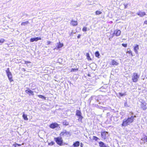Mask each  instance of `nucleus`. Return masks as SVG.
Returning a JSON list of instances; mask_svg holds the SVG:
<instances>
[{
    "label": "nucleus",
    "instance_id": "2",
    "mask_svg": "<svg viewBox=\"0 0 147 147\" xmlns=\"http://www.w3.org/2000/svg\"><path fill=\"white\" fill-rule=\"evenodd\" d=\"M140 78V75L136 72L134 73L131 77V80L133 82H137Z\"/></svg>",
    "mask_w": 147,
    "mask_h": 147
},
{
    "label": "nucleus",
    "instance_id": "43",
    "mask_svg": "<svg viewBox=\"0 0 147 147\" xmlns=\"http://www.w3.org/2000/svg\"><path fill=\"white\" fill-rule=\"evenodd\" d=\"M94 97V96H91V97L90 98V99H92V98L93 97Z\"/></svg>",
    "mask_w": 147,
    "mask_h": 147
},
{
    "label": "nucleus",
    "instance_id": "45",
    "mask_svg": "<svg viewBox=\"0 0 147 147\" xmlns=\"http://www.w3.org/2000/svg\"><path fill=\"white\" fill-rule=\"evenodd\" d=\"M146 142H147V137H146Z\"/></svg>",
    "mask_w": 147,
    "mask_h": 147
},
{
    "label": "nucleus",
    "instance_id": "20",
    "mask_svg": "<svg viewBox=\"0 0 147 147\" xmlns=\"http://www.w3.org/2000/svg\"><path fill=\"white\" fill-rule=\"evenodd\" d=\"M29 23L28 21H26L25 22H22V23L21 25L22 26H25Z\"/></svg>",
    "mask_w": 147,
    "mask_h": 147
},
{
    "label": "nucleus",
    "instance_id": "11",
    "mask_svg": "<svg viewBox=\"0 0 147 147\" xmlns=\"http://www.w3.org/2000/svg\"><path fill=\"white\" fill-rule=\"evenodd\" d=\"M146 103H142L141 104V107L143 110H145L147 109L146 107Z\"/></svg>",
    "mask_w": 147,
    "mask_h": 147
},
{
    "label": "nucleus",
    "instance_id": "46",
    "mask_svg": "<svg viewBox=\"0 0 147 147\" xmlns=\"http://www.w3.org/2000/svg\"><path fill=\"white\" fill-rule=\"evenodd\" d=\"M63 124H64V125L66 124H65V122H63Z\"/></svg>",
    "mask_w": 147,
    "mask_h": 147
},
{
    "label": "nucleus",
    "instance_id": "36",
    "mask_svg": "<svg viewBox=\"0 0 147 147\" xmlns=\"http://www.w3.org/2000/svg\"><path fill=\"white\" fill-rule=\"evenodd\" d=\"M51 42V41H47V45H49L50 44Z\"/></svg>",
    "mask_w": 147,
    "mask_h": 147
},
{
    "label": "nucleus",
    "instance_id": "6",
    "mask_svg": "<svg viewBox=\"0 0 147 147\" xmlns=\"http://www.w3.org/2000/svg\"><path fill=\"white\" fill-rule=\"evenodd\" d=\"M59 127V125L56 123H53L50 125V127L53 129Z\"/></svg>",
    "mask_w": 147,
    "mask_h": 147
},
{
    "label": "nucleus",
    "instance_id": "39",
    "mask_svg": "<svg viewBox=\"0 0 147 147\" xmlns=\"http://www.w3.org/2000/svg\"><path fill=\"white\" fill-rule=\"evenodd\" d=\"M83 145H84L82 143H80V146L81 147H83Z\"/></svg>",
    "mask_w": 147,
    "mask_h": 147
},
{
    "label": "nucleus",
    "instance_id": "3",
    "mask_svg": "<svg viewBox=\"0 0 147 147\" xmlns=\"http://www.w3.org/2000/svg\"><path fill=\"white\" fill-rule=\"evenodd\" d=\"M54 140L57 144L61 146L62 145L63 140L61 137L55 138H54Z\"/></svg>",
    "mask_w": 147,
    "mask_h": 147
},
{
    "label": "nucleus",
    "instance_id": "48",
    "mask_svg": "<svg viewBox=\"0 0 147 147\" xmlns=\"http://www.w3.org/2000/svg\"><path fill=\"white\" fill-rule=\"evenodd\" d=\"M113 36L112 37V38H113Z\"/></svg>",
    "mask_w": 147,
    "mask_h": 147
},
{
    "label": "nucleus",
    "instance_id": "47",
    "mask_svg": "<svg viewBox=\"0 0 147 147\" xmlns=\"http://www.w3.org/2000/svg\"><path fill=\"white\" fill-rule=\"evenodd\" d=\"M125 8H126V6H125Z\"/></svg>",
    "mask_w": 147,
    "mask_h": 147
},
{
    "label": "nucleus",
    "instance_id": "1",
    "mask_svg": "<svg viewBox=\"0 0 147 147\" xmlns=\"http://www.w3.org/2000/svg\"><path fill=\"white\" fill-rule=\"evenodd\" d=\"M136 117V115L134 116L132 115L130 117H128L127 119H124L123 120V123L121 125L122 126L125 127L129 125L130 123L133 122L134 118Z\"/></svg>",
    "mask_w": 147,
    "mask_h": 147
},
{
    "label": "nucleus",
    "instance_id": "5",
    "mask_svg": "<svg viewBox=\"0 0 147 147\" xmlns=\"http://www.w3.org/2000/svg\"><path fill=\"white\" fill-rule=\"evenodd\" d=\"M102 138L104 139H105L108 136V132L104 131L101 133Z\"/></svg>",
    "mask_w": 147,
    "mask_h": 147
},
{
    "label": "nucleus",
    "instance_id": "34",
    "mask_svg": "<svg viewBox=\"0 0 147 147\" xmlns=\"http://www.w3.org/2000/svg\"><path fill=\"white\" fill-rule=\"evenodd\" d=\"M93 139L96 141L98 139V138L96 136H94L93 137Z\"/></svg>",
    "mask_w": 147,
    "mask_h": 147
},
{
    "label": "nucleus",
    "instance_id": "35",
    "mask_svg": "<svg viewBox=\"0 0 147 147\" xmlns=\"http://www.w3.org/2000/svg\"><path fill=\"white\" fill-rule=\"evenodd\" d=\"M124 106L125 107H128V106L127 105V103L126 102H125L124 103Z\"/></svg>",
    "mask_w": 147,
    "mask_h": 147
},
{
    "label": "nucleus",
    "instance_id": "7",
    "mask_svg": "<svg viewBox=\"0 0 147 147\" xmlns=\"http://www.w3.org/2000/svg\"><path fill=\"white\" fill-rule=\"evenodd\" d=\"M63 46V44L62 43H60V42H59L57 43L56 47L54 48V50L56 49L57 48V49L61 48Z\"/></svg>",
    "mask_w": 147,
    "mask_h": 147
},
{
    "label": "nucleus",
    "instance_id": "33",
    "mask_svg": "<svg viewBox=\"0 0 147 147\" xmlns=\"http://www.w3.org/2000/svg\"><path fill=\"white\" fill-rule=\"evenodd\" d=\"M5 40L3 38H1L0 39V43H3L4 42Z\"/></svg>",
    "mask_w": 147,
    "mask_h": 147
},
{
    "label": "nucleus",
    "instance_id": "15",
    "mask_svg": "<svg viewBox=\"0 0 147 147\" xmlns=\"http://www.w3.org/2000/svg\"><path fill=\"white\" fill-rule=\"evenodd\" d=\"M99 146L100 147H106V146L105 145V144L102 142H100L99 143Z\"/></svg>",
    "mask_w": 147,
    "mask_h": 147
},
{
    "label": "nucleus",
    "instance_id": "41",
    "mask_svg": "<svg viewBox=\"0 0 147 147\" xmlns=\"http://www.w3.org/2000/svg\"><path fill=\"white\" fill-rule=\"evenodd\" d=\"M16 145H18V146H20L21 145V144H16Z\"/></svg>",
    "mask_w": 147,
    "mask_h": 147
},
{
    "label": "nucleus",
    "instance_id": "21",
    "mask_svg": "<svg viewBox=\"0 0 147 147\" xmlns=\"http://www.w3.org/2000/svg\"><path fill=\"white\" fill-rule=\"evenodd\" d=\"M76 115L77 116H80L81 115V111L78 110H77L76 111Z\"/></svg>",
    "mask_w": 147,
    "mask_h": 147
},
{
    "label": "nucleus",
    "instance_id": "49",
    "mask_svg": "<svg viewBox=\"0 0 147 147\" xmlns=\"http://www.w3.org/2000/svg\"><path fill=\"white\" fill-rule=\"evenodd\" d=\"M52 144H53V142H52Z\"/></svg>",
    "mask_w": 147,
    "mask_h": 147
},
{
    "label": "nucleus",
    "instance_id": "23",
    "mask_svg": "<svg viewBox=\"0 0 147 147\" xmlns=\"http://www.w3.org/2000/svg\"><path fill=\"white\" fill-rule=\"evenodd\" d=\"M22 117L24 120L27 121L28 120V119L27 117V115L23 114Z\"/></svg>",
    "mask_w": 147,
    "mask_h": 147
},
{
    "label": "nucleus",
    "instance_id": "8",
    "mask_svg": "<svg viewBox=\"0 0 147 147\" xmlns=\"http://www.w3.org/2000/svg\"><path fill=\"white\" fill-rule=\"evenodd\" d=\"M121 33V31L120 30H116L114 31L113 34H115L116 36H118L120 35Z\"/></svg>",
    "mask_w": 147,
    "mask_h": 147
},
{
    "label": "nucleus",
    "instance_id": "31",
    "mask_svg": "<svg viewBox=\"0 0 147 147\" xmlns=\"http://www.w3.org/2000/svg\"><path fill=\"white\" fill-rule=\"evenodd\" d=\"M147 136H144L143 138H142L141 139V140L143 141H145L146 140V138Z\"/></svg>",
    "mask_w": 147,
    "mask_h": 147
},
{
    "label": "nucleus",
    "instance_id": "42",
    "mask_svg": "<svg viewBox=\"0 0 147 147\" xmlns=\"http://www.w3.org/2000/svg\"><path fill=\"white\" fill-rule=\"evenodd\" d=\"M77 37L78 38H80V35H79L78 36H77Z\"/></svg>",
    "mask_w": 147,
    "mask_h": 147
},
{
    "label": "nucleus",
    "instance_id": "30",
    "mask_svg": "<svg viewBox=\"0 0 147 147\" xmlns=\"http://www.w3.org/2000/svg\"><path fill=\"white\" fill-rule=\"evenodd\" d=\"M78 70L77 69H73L72 68L71 69V72L76 71Z\"/></svg>",
    "mask_w": 147,
    "mask_h": 147
},
{
    "label": "nucleus",
    "instance_id": "26",
    "mask_svg": "<svg viewBox=\"0 0 147 147\" xmlns=\"http://www.w3.org/2000/svg\"><path fill=\"white\" fill-rule=\"evenodd\" d=\"M95 55L96 57H98L100 55L99 52L98 51H96L95 53Z\"/></svg>",
    "mask_w": 147,
    "mask_h": 147
},
{
    "label": "nucleus",
    "instance_id": "27",
    "mask_svg": "<svg viewBox=\"0 0 147 147\" xmlns=\"http://www.w3.org/2000/svg\"><path fill=\"white\" fill-rule=\"evenodd\" d=\"M102 13V12L100 11H97L96 12V15H98L101 14Z\"/></svg>",
    "mask_w": 147,
    "mask_h": 147
},
{
    "label": "nucleus",
    "instance_id": "12",
    "mask_svg": "<svg viewBox=\"0 0 147 147\" xmlns=\"http://www.w3.org/2000/svg\"><path fill=\"white\" fill-rule=\"evenodd\" d=\"M71 24L73 26H75L77 25L78 23L77 21L72 20L71 23Z\"/></svg>",
    "mask_w": 147,
    "mask_h": 147
},
{
    "label": "nucleus",
    "instance_id": "32",
    "mask_svg": "<svg viewBox=\"0 0 147 147\" xmlns=\"http://www.w3.org/2000/svg\"><path fill=\"white\" fill-rule=\"evenodd\" d=\"M79 120H80V121H82V118H83V117L81 115L80 116H79Z\"/></svg>",
    "mask_w": 147,
    "mask_h": 147
},
{
    "label": "nucleus",
    "instance_id": "37",
    "mask_svg": "<svg viewBox=\"0 0 147 147\" xmlns=\"http://www.w3.org/2000/svg\"><path fill=\"white\" fill-rule=\"evenodd\" d=\"M119 95L121 96H123L124 95V94H122L121 93H120Z\"/></svg>",
    "mask_w": 147,
    "mask_h": 147
},
{
    "label": "nucleus",
    "instance_id": "22",
    "mask_svg": "<svg viewBox=\"0 0 147 147\" xmlns=\"http://www.w3.org/2000/svg\"><path fill=\"white\" fill-rule=\"evenodd\" d=\"M65 134H66V131L64 130L60 134V136H64Z\"/></svg>",
    "mask_w": 147,
    "mask_h": 147
},
{
    "label": "nucleus",
    "instance_id": "28",
    "mask_svg": "<svg viewBox=\"0 0 147 147\" xmlns=\"http://www.w3.org/2000/svg\"><path fill=\"white\" fill-rule=\"evenodd\" d=\"M87 28L86 27H84L82 29V31L84 32H86L87 30Z\"/></svg>",
    "mask_w": 147,
    "mask_h": 147
},
{
    "label": "nucleus",
    "instance_id": "25",
    "mask_svg": "<svg viewBox=\"0 0 147 147\" xmlns=\"http://www.w3.org/2000/svg\"><path fill=\"white\" fill-rule=\"evenodd\" d=\"M38 96L40 98H42V99H44L45 100L46 99V97L45 96H43L42 95H38Z\"/></svg>",
    "mask_w": 147,
    "mask_h": 147
},
{
    "label": "nucleus",
    "instance_id": "4",
    "mask_svg": "<svg viewBox=\"0 0 147 147\" xmlns=\"http://www.w3.org/2000/svg\"><path fill=\"white\" fill-rule=\"evenodd\" d=\"M136 14L141 17H143L146 15L145 12L142 11H139L136 13Z\"/></svg>",
    "mask_w": 147,
    "mask_h": 147
},
{
    "label": "nucleus",
    "instance_id": "38",
    "mask_svg": "<svg viewBox=\"0 0 147 147\" xmlns=\"http://www.w3.org/2000/svg\"><path fill=\"white\" fill-rule=\"evenodd\" d=\"M122 45H123V47H127V44H122Z\"/></svg>",
    "mask_w": 147,
    "mask_h": 147
},
{
    "label": "nucleus",
    "instance_id": "19",
    "mask_svg": "<svg viewBox=\"0 0 147 147\" xmlns=\"http://www.w3.org/2000/svg\"><path fill=\"white\" fill-rule=\"evenodd\" d=\"M112 64L113 65H118V63L116 61L113 60L112 61Z\"/></svg>",
    "mask_w": 147,
    "mask_h": 147
},
{
    "label": "nucleus",
    "instance_id": "29",
    "mask_svg": "<svg viewBox=\"0 0 147 147\" xmlns=\"http://www.w3.org/2000/svg\"><path fill=\"white\" fill-rule=\"evenodd\" d=\"M127 53H128L129 54H131L132 56H133V55L132 53V52L131 50H129V51H127Z\"/></svg>",
    "mask_w": 147,
    "mask_h": 147
},
{
    "label": "nucleus",
    "instance_id": "10",
    "mask_svg": "<svg viewBox=\"0 0 147 147\" xmlns=\"http://www.w3.org/2000/svg\"><path fill=\"white\" fill-rule=\"evenodd\" d=\"M25 92L26 93L29 94L30 95H34L33 92L29 89H28V90H26Z\"/></svg>",
    "mask_w": 147,
    "mask_h": 147
},
{
    "label": "nucleus",
    "instance_id": "13",
    "mask_svg": "<svg viewBox=\"0 0 147 147\" xmlns=\"http://www.w3.org/2000/svg\"><path fill=\"white\" fill-rule=\"evenodd\" d=\"M139 47L138 45H136L134 47V51L137 53L138 52V50L139 49Z\"/></svg>",
    "mask_w": 147,
    "mask_h": 147
},
{
    "label": "nucleus",
    "instance_id": "14",
    "mask_svg": "<svg viewBox=\"0 0 147 147\" xmlns=\"http://www.w3.org/2000/svg\"><path fill=\"white\" fill-rule=\"evenodd\" d=\"M6 72L7 74V76H9V75H10L11 74V72H10L9 70V68H8L6 70Z\"/></svg>",
    "mask_w": 147,
    "mask_h": 147
},
{
    "label": "nucleus",
    "instance_id": "24",
    "mask_svg": "<svg viewBox=\"0 0 147 147\" xmlns=\"http://www.w3.org/2000/svg\"><path fill=\"white\" fill-rule=\"evenodd\" d=\"M86 55L87 58L88 59V60H92L91 59L90 57L89 54V53H87Z\"/></svg>",
    "mask_w": 147,
    "mask_h": 147
},
{
    "label": "nucleus",
    "instance_id": "9",
    "mask_svg": "<svg viewBox=\"0 0 147 147\" xmlns=\"http://www.w3.org/2000/svg\"><path fill=\"white\" fill-rule=\"evenodd\" d=\"M41 40V38L40 37H36L35 38H31L30 39V41L31 42H33L34 41H36L38 40Z\"/></svg>",
    "mask_w": 147,
    "mask_h": 147
},
{
    "label": "nucleus",
    "instance_id": "40",
    "mask_svg": "<svg viewBox=\"0 0 147 147\" xmlns=\"http://www.w3.org/2000/svg\"><path fill=\"white\" fill-rule=\"evenodd\" d=\"M144 24H147V20L145 21L144 22Z\"/></svg>",
    "mask_w": 147,
    "mask_h": 147
},
{
    "label": "nucleus",
    "instance_id": "44",
    "mask_svg": "<svg viewBox=\"0 0 147 147\" xmlns=\"http://www.w3.org/2000/svg\"><path fill=\"white\" fill-rule=\"evenodd\" d=\"M130 113H131V114L132 115H133V112H130Z\"/></svg>",
    "mask_w": 147,
    "mask_h": 147
},
{
    "label": "nucleus",
    "instance_id": "16",
    "mask_svg": "<svg viewBox=\"0 0 147 147\" xmlns=\"http://www.w3.org/2000/svg\"><path fill=\"white\" fill-rule=\"evenodd\" d=\"M25 63L26 64L27 66L29 67H31L32 66V65L30 64L31 63L30 62L25 61Z\"/></svg>",
    "mask_w": 147,
    "mask_h": 147
},
{
    "label": "nucleus",
    "instance_id": "18",
    "mask_svg": "<svg viewBox=\"0 0 147 147\" xmlns=\"http://www.w3.org/2000/svg\"><path fill=\"white\" fill-rule=\"evenodd\" d=\"M80 142L78 141H77L75 143H74L73 145L74 146L77 147L79 146Z\"/></svg>",
    "mask_w": 147,
    "mask_h": 147
},
{
    "label": "nucleus",
    "instance_id": "17",
    "mask_svg": "<svg viewBox=\"0 0 147 147\" xmlns=\"http://www.w3.org/2000/svg\"><path fill=\"white\" fill-rule=\"evenodd\" d=\"M8 79L10 82H11L13 81V80L12 79V74L9 75V76H7Z\"/></svg>",
    "mask_w": 147,
    "mask_h": 147
}]
</instances>
